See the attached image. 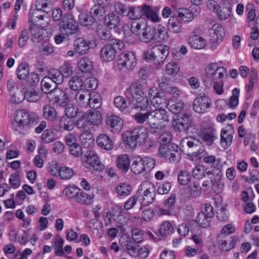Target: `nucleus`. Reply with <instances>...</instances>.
<instances>
[{"instance_id": "nucleus-40", "label": "nucleus", "mask_w": 259, "mask_h": 259, "mask_svg": "<svg viewBox=\"0 0 259 259\" xmlns=\"http://www.w3.org/2000/svg\"><path fill=\"white\" fill-rule=\"evenodd\" d=\"M80 24L84 26L92 25L95 21V18L91 15V13L86 11H82L79 15Z\"/></svg>"}, {"instance_id": "nucleus-11", "label": "nucleus", "mask_w": 259, "mask_h": 259, "mask_svg": "<svg viewBox=\"0 0 259 259\" xmlns=\"http://www.w3.org/2000/svg\"><path fill=\"white\" fill-rule=\"evenodd\" d=\"M7 88L11 96V101L13 103H20L25 99V91L19 90L12 79L9 80L7 82Z\"/></svg>"}, {"instance_id": "nucleus-47", "label": "nucleus", "mask_w": 259, "mask_h": 259, "mask_svg": "<svg viewBox=\"0 0 259 259\" xmlns=\"http://www.w3.org/2000/svg\"><path fill=\"white\" fill-rule=\"evenodd\" d=\"M178 15L180 19V21L185 23L189 22L194 19L193 13L188 9H180Z\"/></svg>"}, {"instance_id": "nucleus-43", "label": "nucleus", "mask_w": 259, "mask_h": 259, "mask_svg": "<svg viewBox=\"0 0 259 259\" xmlns=\"http://www.w3.org/2000/svg\"><path fill=\"white\" fill-rule=\"evenodd\" d=\"M93 62L88 57L81 58L78 62V67L82 72H89L93 69Z\"/></svg>"}, {"instance_id": "nucleus-25", "label": "nucleus", "mask_w": 259, "mask_h": 259, "mask_svg": "<svg viewBox=\"0 0 259 259\" xmlns=\"http://www.w3.org/2000/svg\"><path fill=\"white\" fill-rule=\"evenodd\" d=\"M41 90L45 94H49L51 96L52 92L56 89L57 85L49 77L45 76L40 82Z\"/></svg>"}, {"instance_id": "nucleus-38", "label": "nucleus", "mask_w": 259, "mask_h": 259, "mask_svg": "<svg viewBox=\"0 0 259 259\" xmlns=\"http://www.w3.org/2000/svg\"><path fill=\"white\" fill-rule=\"evenodd\" d=\"M105 24L110 29L114 28L120 25L119 17L113 13L109 14L104 18Z\"/></svg>"}, {"instance_id": "nucleus-18", "label": "nucleus", "mask_w": 259, "mask_h": 259, "mask_svg": "<svg viewBox=\"0 0 259 259\" xmlns=\"http://www.w3.org/2000/svg\"><path fill=\"white\" fill-rule=\"evenodd\" d=\"M201 139L208 145H211L217 139L216 131L212 127L204 129L201 133Z\"/></svg>"}, {"instance_id": "nucleus-22", "label": "nucleus", "mask_w": 259, "mask_h": 259, "mask_svg": "<svg viewBox=\"0 0 259 259\" xmlns=\"http://www.w3.org/2000/svg\"><path fill=\"white\" fill-rule=\"evenodd\" d=\"M154 49L157 50V53L155 55L157 59V64L163 63L169 54V48L166 45H158L153 47Z\"/></svg>"}, {"instance_id": "nucleus-21", "label": "nucleus", "mask_w": 259, "mask_h": 259, "mask_svg": "<svg viewBox=\"0 0 259 259\" xmlns=\"http://www.w3.org/2000/svg\"><path fill=\"white\" fill-rule=\"evenodd\" d=\"M90 42L79 37L76 38L74 42V50L79 54H85L90 49Z\"/></svg>"}, {"instance_id": "nucleus-35", "label": "nucleus", "mask_w": 259, "mask_h": 259, "mask_svg": "<svg viewBox=\"0 0 259 259\" xmlns=\"http://www.w3.org/2000/svg\"><path fill=\"white\" fill-rule=\"evenodd\" d=\"M79 141L85 148H90L94 144V139L90 131L82 132L79 136Z\"/></svg>"}, {"instance_id": "nucleus-34", "label": "nucleus", "mask_w": 259, "mask_h": 259, "mask_svg": "<svg viewBox=\"0 0 259 259\" xmlns=\"http://www.w3.org/2000/svg\"><path fill=\"white\" fill-rule=\"evenodd\" d=\"M42 113L46 119L53 121L57 117V113L55 108L51 105H46L43 107Z\"/></svg>"}, {"instance_id": "nucleus-32", "label": "nucleus", "mask_w": 259, "mask_h": 259, "mask_svg": "<svg viewBox=\"0 0 259 259\" xmlns=\"http://www.w3.org/2000/svg\"><path fill=\"white\" fill-rule=\"evenodd\" d=\"M25 99L29 102H37L42 97V93L33 89H27L25 91Z\"/></svg>"}, {"instance_id": "nucleus-64", "label": "nucleus", "mask_w": 259, "mask_h": 259, "mask_svg": "<svg viewBox=\"0 0 259 259\" xmlns=\"http://www.w3.org/2000/svg\"><path fill=\"white\" fill-rule=\"evenodd\" d=\"M143 163V167L145 171H150L152 169L156 164L155 160L149 157H145L141 158Z\"/></svg>"}, {"instance_id": "nucleus-15", "label": "nucleus", "mask_w": 259, "mask_h": 259, "mask_svg": "<svg viewBox=\"0 0 259 259\" xmlns=\"http://www.w3.org/2000/svg\"><path fill=\"white\" fill-rule=\"evenodd\" d=\"M210 41L214 44V49H216V45L220 43L225 35L223 27L219 24H214L209 30Z\"/></svg>"}, {"instance_id": "nucleus-24", "label": "nucleus", "mask_w": 259, "mask_h": 259, "mask_svg": "<svg viewBox=\"0 0 259 259\" xmlns=\"http://www.w3.org/2000/svg\"><path fill=\"white\" fill-rule=\"evenodd\" d=\"M98 146L106 150H111L113 147V142L111 138L106 134H101L96 139Z\"/></svg>"}, {"instance_id": "nucleus-61", "label": "nucleus", "mask_w": 259, "mask_h": 259, "mask_svg": "<svg viewBox=\"0 0 259 259\" xmlns=\"http://www.w3.org/2000/svg\"><path fill=\"white\" fill-rule=\"evenodd\" d=\"M131 168L132 171L136 175H139L145 171L141 157H138L134 161Z\"/></svg>"}, {"instance_id": "nucleus-46", "label": "nucleus", "mask_w": 259, "mask_h": 259, "mask_svg": "<svg viewBox=\"0 0 259 259\" xmlns=\"http://www.w3.org/2000/svg\"><path fill=\"white\" fill-rule=\"evenodd\" d=\"M143 5L142 7H130L127 16L131 19L135 20H140V18L143 16Z\"/></svg>"}, {"instance_id": "nucleus-2", "label": "nucleus", "mask_w": 259, "mask_h": 259, "mask_svg": "<svg viewBox=\"0 0 259 259\" xmlns=\"http://www.w3.org/2000/svg\"><path fill=\"white\" fill-rule=\"evenodd\" d=\"M126 99H130L132 110L140 108L142 110L148 111L151 108L148 98L145 93L138 88L137 83L132 84L125 91Z\"/></svg>"}, {"instance_id": "nucleus-37", "label": "nucleus", "mask_w": 259, "mask_h": 259, "mask_svg": "<svg viewBox=\"0 0 259 259\" xmlns=\"http://www.w3.org/2000/svg\"><path fill=\"white\" fill-rule=\"evenodd\" d=\"M190 46L195 49H202L206 46V40L202 37L194 35L189 39Z\"/></svg>"}, {"instance_id": "nucleus-3", "label": "nucleus", "mask_w": 259, "mask_h": 259, "mask_svg": "<svg viewBox=\"0 0 259 259\" xmlns=\"http://www.w3.org/2000/svg\"><path fill=\"white\" fill-rule=\"evenodd\" d=\"M227 70L223 67H218L216 63H211L205 68V85L210 88L212 82L222 80L227 76Z\"/></svg>"}, {"instance_id": "nucleus-27", "label": "nucleus", "mask_w": 259, "mask_h": 259, "mask_svg": "<svg viewBox=\"0 0 259 259\" xmlns=\"http://www.w3.org/2000/svg\"><path fill=\"white\" fill-rule=\"evenodd\" d=\"M153 40L156 42L165 41L168 39V36L167 32L165 28L159 25L156 27L153 28Z\"/></svg>"}, {"instance_id": "nucleus-54", "label": "nucleus", "mask_w": 259, "mask_h": 259, "mask_svg": "<svg viewBox=\"0 0 259 259\" xmlns=\"http://www.w3.org/2000/svg\"><path fill=\"white\" fill-rule=\"evenodd\" d=\"M178 179L179 184L181 185H187L191 180V174L185 170H180L178 175Z\"/></svg>"}, {"instance_id": "nucleus-55", "label": "nucleus", "mask_w": 259, "mask_h": 259, "mask_svg": "<svg viewBox=\"0 0 259 259\" xmlns=\"http://www.w3.org/2000/svg\"><path fill=\"white\" fill-rule=\"evenodd\" d=\"M97 33L100 38L105 41H108L109 42H111V40L116 39L112 38L110 31L109 30H107L102 26H99L98 27Z\"/></svg>"}, {"instance_id": "nucleus-29", "label": "nucleus", "mask_w": 259, "mask_h": 259, "mask_svg": "<svg viewBox=\"0 0 259 259\" xmlns=\"http://www.w3.org/2000/svg\"><path fill=\"white\" fill-rule=\"evenodd\" d=\"M90 93L89 92L81 90L76 93L75 95V99L76 103L80 106L87 107L89 105V98Z\"/></svg>"}, {"instance_id": "nucleus-56", "label": "nucleus", "mask_w": 259, "mask_h": 259, "mask_svg": "<svg viewBox=\"0 0 259 259\" xmlns=\"http://www.w3.org/2000/svg\"><path fill=\"white\" fill-rule=\"evenodd\" d=\"M233 136L228 134L227 131L223 130L221 134V144L223 147L227 148L232 142Z\"/></svg>"}, {"instance_id": "nucleus-31", "label": "nucleus", "mask_w": 259, "mask_h": 259, "mask_svg": "<svg viewBox=\"0 0 259 259\" xmlns=\"http://www.w3.org/2000/svg\"><path fill=\"white\" fill-rule=\"evenodd\" d=\"M87 119L90 125L98 126L102 121V115L100 111L94 110L89 113H85Z\"/></svg>"}, {"instance_id": "nucleus-53", "label": "nucleus", "mask_w": 259, "mask_h": 259, "mask_svg": "<svg viewBox=\"0 0 259 259\" xmlns=\"http://www.w3.org/2000/svg\"><path fill=\"white\" fill-rule=\"evenodd\" d=\"M146 25L145 23L141 22V20H135L132 22L131 30L134 34L139 36Z\"/></svg>"}, {"instance_id": "nucleus-26", "label": "nucleus", "mask_w": 259, "mask_h": 259, "mask_svg": "<svg viewBox=\"0 0 259 259\" xmlns=\"http://www.w3.org/2000/svg\"><path fill=\"white\" fill-rule=\"evenodd\" d=\"M133 188L127 183H120L117 185L115 188V191L117 197L123 198L131 195Z\"/></svg>"}, {"instance_id": "nucleus-14", "label": "nucleus", "mask_w": 259, "mask_h": 259, "mask_svg": "<svg viewBox=\"0 0 259 259\" xmlns=\"http://www.w3.org/2000/svg\"><path fill=\"white\" fill-rule=\"evenodd\" d=\"M51 96L53 102L61 107L66 106L70 101L68 93L60 88L55 89Z\"/></svg>"}, {"instance_id": "nucleus-23", "label": "nucleus", "mask_w": 259, "mask_h": 259, "mask_svg": "<svg viewBox=\"0 0 259 259\" xmlns=\"http://www.w3.org/2000/svg\"><path fill=\"white\" fill-rule=\"evenodd\" d=\"M127 100L128 103L122 96H117L114 99V104L116 107L125 113H130L132 110L131 100L129 99Z\"/></svg>"}, {"instance_id": "nucleus-19", "label": "nucleus", "mask_w": 259, "mask_h": 259, "mask_svg": "<svg viewBox=\"0 0 259 259\" xmlns=\"http://www.w3.org/2000/svg\"><path fill=\"white\" fill-rule=\"evenodd\" d=\"M15 120L20 126H25L30 122L29 114L24 109H19L16 111Z\"/></svg>"}, {"instance_id": "nucleus-41", "label": "nucleus", "mask_w": 259, "mask_h": 259, "mask_svg": "<svg viewBox=\"0 0 259 259\" xmlns=\"http://www.w3.org/2000/svg\"><path fill=\"white\" fill-rule=\"evenodd\" d=\"M167 100L163 96V94L161 93L156 98H154L150 102L151 108L153 109H164V107L167 106Z\"/></svg>"}, {"instance_id": "nucleus-48", "label": "nucleus", "mask_w": 259, "mask_h": 259, "mask_svg": "<svg viewBox=\"0 0 259 259\" xmlns=\"http://www.w3.org/2000/svg\"><path fill=\"white\" fill-rule=\"evenodd\" d=\"M153 30V28L146 25L139 35L141 40L145 42H149L151 40H153V33L154 32Z\"/></svg>"}, {"instance_id": "nucleus-12", "label": "nucleus", "mask_w": 259, "mask_h": 259, "mask_svg": "<svg viewBox=\"0 0 259 259\" xmlns=\"http://www.w3.org/2000/svg\"><path fill=\"white\" fill-rule=\"evenodd\" d=\"M192 126L193 121L191 117L186 114H184L180 118L174 119L172 121V127L175 131L179 132H187Z\"/></svg>"}, {"instance_id": "nucleus-6", "label": "nucleus", "mask_w": 259, "mask_h": 259, "mask_svg": "<svg viewBox=\"0 0 259 259\" xmlns=\"http://www.w3.org/2000/svg\"><path fill=\"white\" fill-rule=\"evenodd\" d=\"M159 153L161 156L170 163H177L181 158L179 147L173 143L160 145Z\"/></svg>"}, {"instance_id": "nucleus-16", "label": "nucleus", "mask_w": 259, "mask_h": 259, "mask_svg": "<svg viewBox=\"0 0 259 259\" xmlns=\"http://www.w3.org/2000/svg\"><path fill=\"white\" fill-rule=\"evenodd\" d=\"M106 123L112 133L120 132L123 124V120L120 117L114 115L108 116Z\"/></svg>"}, {"instance_id": "nucleus-28", "label": "nucleus", "mask_w": 259, "mask_h": 259, "mask_svg": "<svg viewBox=\"0 0 259 259\" xmlns=\"http://www.w3.org/2000/svg\"><path fill=\"white\" fill-rule=\"evenodd\" d=\"M216 171H217L216 175H213V178L211 177V183L213 190L217 193H220L224 188V183L221 180V170L217 169Z\"/></svg>"}, {"instance_id": "nucleus-4", "label": "nucleus", "mask_w": 259, "mask_h": 259, "mask_svg": "<svg viewBox=\"0 0 259 259\" xmlns=\"http://www.w3.org/2000/svg\"><path fill=\"white\" fill-rule=\"evenodd\" d=\"M148 132L144 126H137L134 128L124 140V143L131 148L144 144L148 138Z\"/></svg>"}, {"instance_id": "nucleus-60", "label": "nucleus", "mask_w": 259, "mask_h": 259, "mask_svg": "<svg viewBox=\"0 0 259 259\" xmlns=\"http://www.w3.org/2000/svg\"><path fill=\"white\" fill-rule=\"evenodd\" d=\"M56 139L55 132L51 129L45 130L41 135V139L45 143H50Z\"/></svg>"}, {"instance_id": "nucleus-36", "label": "nucleus", "mask_w": 259, "mask_h": 259, "mask_svg": "<svg viewBox=\"0 0 259 259\" xmlns=\"http://www.w3.org/2000/svg\"><path fill=\"white\" fill-rule=\"evenodd\" d=\"M116 162L118 168L124 172L128 171L130 165L129 158L127 154H122L118 156Z\"/></svg>"}, {"instance_id": "nucleus-13", "label": "nucleus", "mask_w": 259, "mask_h": 259, "mask_svg": "<svg viewBox=\"0 0 259 259\" xmlns=\"http://www.w3.org/2000/svg\"><path fill=\"white\" fill-rule=\"evenodd\" d=\"M209 99L205 95H199L194 100L193 104L194 110L198 113H204L210 107Z\"/></svg>"}, {"instance_id": "nucleus-9", "label": "nucleus", "mask_w": 259, "mask_h": 259, "mask_svg": "<svg viewBox=\"0 0 259 259\" xmlns=\"http://www.w3.org/2000/svg\"><path fill=\"white\" fill-rule=\"evenodd\" d=\"M117 64L120 70H132L137 64L136 58L131 52H123L119 55Z\"/></svg>"}, {"instance_id": "nucleus-50", "label": "nucleus", "mask_w": 259, "mask_h": 259, "mask_svg": "<svg viewBox=\"0 0 259 259\" xmlns=\"http://www.w3.org/2000/svg\"><path fill=\"white\" fill-rule=\"evenodd\" d=\"M75 126L79 130H83V132L90 131L89 126L90 125L85 114L80 116L75 121Z\"/></svg>"}, {"instance_id": "nucleus-5", "label": "nucleus", "mask_w": 259, "mask_h": 259, "mask_svg": "<svg viewBox=\"0 0 259 259\" xmlns=\"http://www.w3.org/2000/svg\"><path fill=\"white\" fill-rule=\"evenodd\" d=\"M138 191L142 196L141 209L143 206H148L154 202L156 196V189L150 182H143L140 185Z\"/></svg>"}, {"instance_id": "nucleus-59", "label": "nucleus", "mask_w": 259, "mask_h": 259, "mask_svg": "<svg viewBox=\"0 0 259 259\" xmlns=\"http://www.w3.org/2000/svg\"><path fill=\"white\" fill-rule=\"evenodd\" d=\"M79 190L80 188L76 186L68 185L64 189L63 194L70 199H75Z\"/></svg>"}, {"instance_id": "nucleus-10", "label": "nucleus", "mask_w": 259, "mask_h": 259, "mask_svg": "<svg viewBox=\"0 0 259 259\" xmlns=\"http://www.w3.org/2000/svg\"><path fill=\"white\" fill-rule=\"evenodd\" d=\"M84 166L88 168H93L97 171H101L104 165L99 161L96 153L93 151H88L85 155Z\"/></svg>"}, {"instance_id": "nucleus-44", "label": "nucleus", "mask_w": 259, "mask_h": 259, "mask_svg": "<svg viewBox=\"0 0 259 259\" xmlns=\"http://www.w3.org/2000/svg\"><path fill=\"white\" fill-rule=\"evenodd\" d=\"M167 28L169 32L179 33L182 31V28L180 22L177 18L171 17L168 22Z\"/></svg>"}, {"instance_id": "nucleus-51", "label": "nucleus", "mask_w": 259, "mask_h": 259, "mask_svg": "<svg viewBox=\"0 0 259 259\" xmlns=\"http://www.w3.org/2000/svg\"><path fill=\"white\" fill-rule=\"evenodd\" d=\"M52 79L56 85L61 83L63 81V77L62 73L60 70L56 69H51L49 72V74L46 76Z\"/></svg>"}, {"instance_id": "nucleus-62", "label": "nucleus", "mask_w": 259, "mask_h": 259, "mask_svg": "<svg viewBox=\"0 0 259 259\" xmlns=\"http://www.w3.org/2000/svg\"><path fill=\"white\" fill-rule=\"evenodd\" d=\"M74 175L73 170L68 167L63 166L60 168L59 176L62 180L70 179Z\"/></svg>"}, {"instance_id": "nucleus-1", "label": "nucleus", "mask_w": 259, "mask_h": 259, "mask_svg": "<svg viewBox=\"0 0 259 259\" xmlns=\"http://www.w3.org/2000/svg\"><path fill=\"white\" fill-rule=\"evenodd\" d=\"M149 118L148 125L150 133L154 135H158L169 122V116L164 109L149 108Z\"/></svg>"}, {"instance_id": "nucleus-8", "label": "nucleus", "mask_w": 259, "mask_h": 259, "mask_svg": "<svg viewBox=\"0 0 259 259\" xmlns=\"http://www.w3.org/2000/svg\"><path fill=\"white\" fill-rule=\"evenodd\" d=\"M58 26L60 31H65L70 34H75L79 30L73 15L70 13L64 14L62 19L58 22Z\"/></svg>"}, {"instance_id": "nucleus-39", "label": "nucleus", "mask_w": 259, "mask_h": 259, "mask_svg": "<svg viewBox=\"0 0 259 259\" xmlns=\"http://www.w3.org/2000/svg\"><path fill=\"white\" fill-rule=\"evenodd\" d=\"M93 197L80 189L75 199V201L81 205H89L91 203Z\"/></svg>"}, {"instance_id": "nucleus-45", "label": "nucleus", "mask_w": 259, "mask_h": 259, "mask_svg": "<svg viewBox=\"0 0 259 259\" xmlns=\"http://www.w3.org/2000/svg\"><path fill=\"white\" fill-rule=\"evenodd\" d=\"M167 107L169 110L174 114H178L185 108V104L182 101L175 102L169 101L167 104Z\"/></svg>"}, {"instance_id": "nucleus-52", "label": "nucleus", "mask_w": 259, "mask_h": 259, "mask_svg": "<svg viewBox=\"0 0 259 259\" xmlns=\"http://www.w3.org/2000/svg\"><path fill=\"white\" fill-rule=\"evenodd\" d=\"M29 73V68L27 63H23L19 65L17 69V74L20 79H26Z\"/></svg>"}, {"instance_id": "nucleus-63", "label": "nucleus", "mask_w": 259, "mask_h": 259, "mask_svg": "<svg viewBox=\"0 0 259 259\" xmlns=\"http://www.w3.org/2000/svg\"><path fill=\"white\" fill-rule=\"evenodd\" d=\"M124 246L125 247L128 254L132 256H136L138 254L137 247L131 239H127L124 242Z\"/></svg>"}, {"instance_id": "nucleus-20", "label": "nucleus", "mask_w": 259, "mask_h": 259, "mask_svg": "<svg viewBox=\"0 0 259 259\" xmlns=\"http://www.w3.org/2000/svg\"><path fill=\"white\" fill-rule=\"evenodd\" d=\"M30 39L33 42L38 43L43 39L44 30L36 25H32L29 28Z\"/></svg>"}, {"instance_id": "nucleus-7", "label": "nucleus", "mask_w": 259, "mask_h": 259, "mask_svg": "<svg viewBox=\"0 0 259 259\" xmlns=\"http://www.w3.org/2000/svg\"><path fill=\"white\" fill-rule=\"evenodd\" d=\"M124 48V42L119 40H111V42L105 45L100 51L101 59L105 62H110L115 58L116 49L122 50Z\"/></svg>"}, {"instance_id": "nucleus-30", "label": "nucleus", "mask_w": 259, "mask_h": 259, "mask_svg": "<svg viewBox=\"0 0 259 259\" xmlns=\"http://www.w3.org/2000/svg\"><path fill=\"white\" fill-rule=\"evenodd\" d=\"M199 141L196 139L193 138H184L181 142L180 145L184 147L186 145L189 148L195 150L197 152L194 151V154L196 156H198L200 155L199 151L198 150V147L200 145Z\"/></svg>"}, {"instance_id": "nucleus-58", "label": "nucleus", "mask_w": 259, "mask_h": 259, "mask_svg": "<svg viewBox=\"0 0 259 259\" xmlns=\"http://www.w3.org/2000/svg\"><path fill=\"white\" fill-rule=\"evenodd\" d=\"M211 218L207 217L204 212L202 211L198 213L196 217V223L199 226L203 228L208 227L210 223V220Z\"/></svg>"}, {"instance_id": "nucleus-42", "label": "nucleus", "mask_w": 259, "mask_h": 259, "mask_svg": "<svg viewBox=\"0 0 259 259\" xmlns=\"http://www.w3.org/2000/svg\"><path fill=\"white\" fill-rule=\"evenodd\" d=\"M72 118L62 116L59 120V126L67 131H73L75 128V121Z\"/></svg>"}, {"instance_id": "nucleus-49", "label": "nucleus", "mask_w": 259, "mask_h": 259, "mask_svg": "<svg viewBox=\"0 0 259 259\" xmlns=\"http://www.w3.org/2000/svg\"><path fill=\"white\" fill-rule=\"evenodd\" d=\"M90 102L89 105L91 108L98 109L101 106V98L100 96L95 92H92L90 93L89 98Z\"/></svg>"}, {"instance_id": "nucleus-17", "label": "nucleus", "mask_w": 259, "mask_h": 259, "mask_svg": "<svg viewBox=\"0 0 259 259\" xmlns=\"http://www.w3.org/2000/svg\"><path fill=\"white\" fill-rule=\"evenodd\" d=\"M143 16L152 22L155 23L160 20L156 9L147 5H143Z\"/></svg>"}, {"instance_id": "nucleus-33", "label": "nucleus", "mask_w": 259, "mask_h": 259, "mask_svg": "<svg viewBox=\"0 0 259 259\" xmlns=\"http://www.w3.org/2000/svg\"><path fill=\"white\" fill-rule=\"evenodd\" d=\"M173 231L174 227L170 222L165 221L161 224L157 235L158 236L166 237L172 234Z\"/></svg>"}, {"instance_id": "nucleus-57", "label": "nucleus", "mask_w": 259, "mask_h": 259, "mask_svg": "<svg viewBox=\"0 0 259 259\" xmlns=\"http://www.w3.org/2000/svg\"><path fill=\"white\" fill-rule=\"evenodd\" d=\"M69 84L71 90L78 92L81 90L83 82L79 77L74 76L70 78Z\"/></svg>"}]
</instances>
